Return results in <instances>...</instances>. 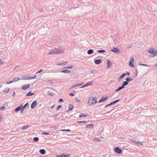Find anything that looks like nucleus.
<instances>
[{
    "mask_svg": "<svg viewBox=\"0 0 157 157\" xmlns=\"http://www.w3.org/2000/svg\"><path fill=\"white\" fill-rule=\"evenodd\" d=\"M97 102V98L96 97H91L88 98L87 103L89 105L95 104Z\"/></svg>",
    "mask_w": 157,
    "mask_h": 157,
    "instance_id": "obj_1",
    "label": "nucleus"
},
{
    "mask_svg": "<svg viewBox=\"0 0 157 157\" xmlns=\"http://www.w3.org/2000/svg\"><path fill=\"white\" fill-rule=\"evenodd\" d=\"M64 52V50L61 49H54L52 50V54H58L59 53H63Z\"/></svg>",
    "mask_w": 157,
    "mask_h": 157,
    "instance_id": "obj_2",
    "label": "nucleus"
},
{
    "mask_svg": "<svg viewBox=\"0 0 157 157\" xmlns=\"http://www.w3.org/2000/svg\"><path fill=\"white\" fill-rule=\"evenodd\" d=\"M147 52L153 54L154 56L157 55V50L155 51L153 48H151L150 50H147Z\"/></svg>",
    "mask_w": 157,
    "mask_h": 157,
    "instance_id": "obj_3",
    "label": "nucleus"
},
{
    "mask_svg": "<svg viewBox=\"0 0 157 157\" xmlns=\"http://www.w3.org/2000/svg\"><path fill=\"white\" fill-rule=\"evenodd\" d=\"M133 62H134V59L132 57H131L129 61V65L131 67H134V64H133Z\"/></svg>",
    "mask_w": 157,
    "mask_h": 157,
    "instance_id": "obj_4",
    "label": "nucleus"
},
{
    "mask_svg": "<svg viewBox=\"0 0 157 157\" xmlns=\"http://www.w3.org/2000/svg\"><path fill=\"white\" fill-rule=\"evenodd\" d=\"M30 85L29 84H28L25 85H23L21 86L22 89L24 90H25L29 88Z\"/></svg>",
    "mask_w": 157,
    "mask_h": 157,
    "instance_id": "obj_5",
    "label": "nucleus"
},
{
    "mask_svg": "<svg viewBox=\"0 0 157 157\" xmlns=\"http://www.w3.org/2000/svg\"><path fill=\"white\" fill-rule=\"evenodd\" d=\"M108 97L106 96L105 97H102L101 99L98 102L101 103V102H104L106 100L108 99Z\"/></svg>",
    "mask_w": 157,
    "mask_h": 157,
    "instance_id": "obj_6",
    "label": "nucleus"
},
{
    "mask_svg": "<svg viewBox=\"0 0 157 157\" xmlns=\"http://www.w3.org/2000/svg\"><path fill=\"white\" fill-rule=\"evenodd\" d=\"M111 51L115 53L119 54L120 53V51L117 48H112Z\"/></svg>",
    "mask_w": 157,
    "mask_h": 157,
    "instance_id": "obj_7",
    "label": "nucleus"
},
{
    "mask_svg": "<svg viewBox=\"0 0 157 157\" xmlns=\"http://www.w3.org/2000/svg\"><path fill=\"white\" fill-rule=\"evenodd\" d=\"M37 105V102L36 101H34L33 103L31 104V108L32 109L34 108L36 105Z\"/></svg>",
    "mask_w": 157,
    "mask_h": 157,
    "instance_id": "obj_8",
    "label": "nucleus"
},
{
    "mask_svg": "<svg viewBox=\"0 0 157 157\" xmlns=\"http://www.w3.org/2000/svg\"><path fill=\"white\" fill-rule=\"evenodd\" d=\"M70 156V155H65L64 154H62L59 155H58L56 156V157H69Z\"/></svg>",
    "mask_w": 157,
    "mask_h": 157,
    "instance_id": "obj_9",
    "label": "nucleus"
},
{
    "mask_svg": "<svg viewBox=\"0 0 157 157\" xmlns=\"http://www.w3.org/2000/svg\"><path fill=\"white\" fill-rule=\"evenodd\" d=\"M115 151L118 153H120L121 152V150L118 147H116L115 149Z\"/></svg>",
    "mask_w": 157,
    "mask_h": 157,
    "instance_id": "obj_10",
    "label": "nucleus"
},
{
    "mask_svg": "<svg viewBox=\"0 0 157 157\" xmlns=\"http://www.w3.org/2000/svg\"><path fill=\"white\" fill-rule=\"evenodd\" d=\"M107 66L108 68H109L111 66V64H110V62L109 60L107 59Z\"/></svg>",
    "mask_w": 157,
    "mask_h": 157,
    "instance_id": "obj_11",
    "label": "nucleus"
},
{
    "mask_svg": "<svg viewBox=\"0 0 157 157\" xmlns=\"http://www.w3.org/2000/svg\"><path fill=\"white\" fill-rule=\"evenodd\" d=\"M101 62V59L96 60H95V63L97 64H98L100 63Z\"/></svg>",
    "mask_w": 157,
    "mask_h": 157,
    "instance_id": "obj_12",
    "label": "nucleus"
},
{
    "mask_svg": "<svg viewBox=\"0 0 157 157\" xmlns=\"http://www.w3.org/2000/svg\"><path fill=\"white\" fill-rule=\"evenodd\" d=\"M9 89L8 87H6L3 90V92H4L7 93L9 91Z\"/></svg>",
    "mask_w": 157,
    "mask_h": 157,
    "instance_id": "obj_13",
    "label": "nucleus"
},
{
    "mask_svg": "<svg viewBox=\"0 0 157 157\" xmlns=\"http://www.w3.org/2000/svg\"><path fill=\"white\" fill-rule=\"evenodd\" d=\"M39 152L42 155L45 154L46 152L43 149L40 150Z\"/></svg>",
    "mask_w": 157,
    "mask_h": 157,
    "instance_id": "obj_14",
    "label": "nucleus"
},
{
    "mask_svg": "<svg viewBox=\"0 0 157 157\" xmlns=\"http://www.w3.org/2000/svg\"><path fill=\"white\" fill-rule=\"evenodd\" d=\"M120 99H118V100H117L113 102H111V103H110V104H109V105H107L106 106V107L107 106H108L109 105H111L112 104H113V103H116L117 102H118V101H119Z\"/></svg>",
    "mask_w": 157,
    "mask_h": 157,
    "instance_id": "obj_15",
    "label": "nucleus"
},
{
    "mask_svg": "<svg viewBox=\"0 0 157 157\" xmlns=\"http://www.w3.org/2000/svg\"><path fill=\"white\" fill-rule=\"evenodd\" d=\"M21 105L20 106L18 107H17L15 109V111L16 112H17L20 110L21 109Z\"/></svg>",
    "mask_w": 157,
    "mask_h": 157,
    "instance_id": "obj_16",
    "label": "nucleus"
},
{
    "mask_svg": "<svg viewBox=\"0 0 157 157\" xmlns=\"http://www.w3.org/2000/svg\"><path fill=\"white\" fill-rule=\"evenodd\" d=\"M94 52V51L92 49L89 50L87 51V53L89 55H90Z\"/></svg>",
    "mask_w": 157,
    "mask_h": 157,
    "instance_id": "obj_17",
    "label": "nucleus"
},
{
    "mask_svg": "<svg viewBox=\"0 0 157 157\" xmlns=\"http://www.w3.org/2000/svg\"><path fill=\"white\" fill-rule=\"evenodd\" d=\"M93 126H94V125H93V124H90L86 125V127L87 128H93Z\"/></svg>",
    "mask_w": 157,
    "mask_h": 157,
    "instance_id": "obj_18",
    "label": "nucleus"
},
{
    "mask_svg": "<svg viewBox=\"0 0 157 157\" xmlns=\"http://www.w3.org/2000/svg\"><path fill=\"white\" fill-rule=\"evenodd\" d=\"M128 82L127 81H124V82H123L122 85L124 87L125 86L127 85L128 84Z\"/></svg>",
    "mask_w": 157,
    "mask_h": 157,
    "instance_id": "obj_19",
    "label": "nucleus"
},
{
    "mask_svg": "<svg viewBox=\"0 0 157 157\" xmlns=\"http://www.w3.org/2000/svg\"><path fill=\"white\" fill-rule=\"evenodd\" d=\"M34 93H32L31 91H29L26 94V96H32L34 95Z\"/></svg>",
    "mask_w": 157,
    "mask_h": 157,
    "instance_id": "obj_20",
    "label": "nucleus"
},
{
    "mask_svg": "<svg viewBox=\"0 0 157 157\" xmlns=\"http://www.w3.org/2000/svg\"><path fill=\"white\" fill-rule=\"evenodd\" d=\"M74 108L73 106L72 105H69V108L68 110L67 111H69L72 110Z\"/></svg>",
    "mask_w": 157,
    "mask_h": 157,
    "instance_id": "obj_21",
    "label": "nucleus"
},
{
    "mask_svg": "<svg viewBox=\"0 0 157 157\" xmlns=\"http://www.w3.org/2000/svg\"><path fill=\"white\" fill-rule=\"evenodd\" d=\"M67 63V62H63L62 63H59V64H58V65H62V66H64Z\"/></svg>",
    "mask_w": 157,
    "mask_h": 157,
    "instance_id": "obj_22",
    "label": "nucleus"
},
{
    "mask_svg": "<svg viewBox=\"0 0 157 157\" xmlns=\"http://www.w3.org/2000/svg\"><path fill=\"white\" fill-rule=\"evenodd\" d=\"M61 72L62 73H70V71L66 70H62L61 71Z\"/></svg>",
    "mask_w": 157,
    "mask_h": 157,
    "instance_id": "obj_23",
    "label": "nucleus"
},
{
    "mask_svg": "<svg viewBox=\"0 0 157 157\" xmlns=\"http://www.w3.org/2000/svg\"><path fill=\"white\" fill-rule=\"evenodd\" d=\"M126 81L128 82L129 81H132L133 79L131 78L128 77L126 78Z\"/></svg>",
    "mask_w": 157,
    "mask_h": 157,
    "instance_id": "obj_24",
    "label": "nucleus"
},
{
    "mask_svg": "<svg viewBox=\"0 0 157 157\" xmlns=\"http://www.w3.org/2000/svg\"><path fill=\"white\" fill-rule=\"evenodd\" d=\"M126 75V74L125 73H123L122 74L121 76L119 78L120 79H121L122 78H123Z\"/></svg>",
    "mask_w": 157,
    "mask_h": 157,
    "instance_id": "obj_25",
    "label": "nucleus"
},
{
    "mask_svg": "<svg viewBox=\"0 0 157 157\" xmlns=\"http://www.w3.org/2000/svg\"><path fill=\"white\" fill-rule=\"evenodd\" d=\"M19 80V78H15L12 80L13 82L18 81Z\"/></svg>",
    "mask_w": 157,
    "mask_h": 157,
    "instance_id": "obj_26",
    "label": "nucleus"
},
{
    "mask_svg": "<svg viewBox=\"0 0 157 157\" xmlns=\"http://www.w3.org/2000/svg\"><path fill=\"white\" fill-rule=\"evenodd\" d=\"M81 85H82V84H77L76 85H73L71 88H74V87L78 86H80Z\"/></svg>",
    "mask_w": 157,
    "mask_h": 157,
    "instance_id": "obj_27",
    "label": "nucleus"
},
{
    "mask_svg": "<svg viewBox=\"0 0 157 157\" xmlns=\"http://www.w3.org/2000/svg\"><path fill=\"white\" fill-rule=\"evenodd\" d=\"M87 116V115H86V114H81L79 115V117H86Z\"/></svg>",
    "mask_w": 157,
    "mask_h": 157,
    "instance_id": "obj_28",
    "label": "nucleus"
},
{
    "mask_svg": "<svg viewBox=\"0 0 157 157\" xmlns=\"http://www.w3.org/2000/svg\"><path fill=\"white\" fill-rule=\"evenodd\" d=\"M94 142H100V140L98 138H96L94 139Z\"/></svg>",
    "mask_w": 157,
    "mask_h": 157,
    "instance_id": "obj_29",
    "label": "nucleus"
},
{
    "mask_svg": "<svg viewBox=\"0 0 157 157\" xmlns=\"http://www.w3.org/2000/svg\"><path fill=\"white\" fill-rule=\"evenodd\" d=\"M39 140V138L37 137H35L33 138V140L35 142L38 141Z\"/></svg>",
    "mask_w": 157,
    "mask_h": 157,
    "instance_id": "obj_30",
    "label": "nucleus"
},
{
    "mask_svg": "<svg viewBox=\"0 0 157 157\" xmlns=\"http://www.w3.org/2000/svg\"><path fill=\"white\" fill-rule=\"evenodd\" d=\"M28 104H29L28 103L25 104V105L23 106L22 108L23 109H25L26 106L28 107Z\"/></svg>",
    "mask_w": 157,
    "mask_h": 157,
    "instance_id": "obj_31",
    "label": "nucleus"
},
{
    "mask_svg": "<svg viewBox=\"0 0 157 157\" xmlns=\"http://www.w3.org/2000/svg\"><path fill=\"white\" fill-rule=\"evenodd\" d=\"M124 87L122 86V85L120 87L118 88L116 90V91H119V90L122 89Z\"/></svg>",
    "mask_w": 157,
    "mask_h": 157,
    "instance_id": "obj_32",
    "label": "nucleus"
},
{
    "mask_svg": "<svg viewBox=\"0 0 157 157\" xmlns=\"http://www.w3.org/2000/svg\"><path fill=\"white\" fill-rule=\"evenodd\" d=\"M29 127V126L28 125H25L22 128V129H25L27 128H28Z\"/></svg>",
    "mask_w": 157,
    "mask_h": 157,
    "instance_id": "obj_33",
    "label": "nucleus"
},
{
    "mask_svg": "<svg viewBox=\"0 0 157 157\" xmlns=\"http://www.w3.org/2000/svg\"><path fill=\"white\" fill-rule=\"evenodd\" d=\"M5 109V107L4 106H2L0 108V109L1 110H4Z\"/></svg>",
    "mask_w": 157,
    "mask_h": 157,
    "instance_id": "obj_34",
    "label": "nucleus"
},
{
    "mask_svg": "<svg viewBox=\"0 0 157 157\" xmlns=\"http://www.w3.org/2000/svg\"><path fill=\"white\" fill-rule=\"evenodd\" d=\"M23 79L25 80H28V77H27L26 75H25L23 77Z\"/></svg>",
    "mask_w": 157,
    "mask_h": 157,
    "instance_id": "obj_35",
    "label": "nucleus"
},
{
    "mask_svg": "<svg viewBox=\"0 0 157 157\" xmlns=\"http://www.w3.org/2000/svg\"><path fill=\"white\" fill-rule=\"evenodd\" d=\"M93 82L92 81V82H87V83L88 86L92 85L93 84Z\"/></svg>",
    "mask_w": 157,
    "mask_h": 157,
    "instance_id": "obj_36",
    "label": "nucleus"
},
{
    "mask_svg": "<svg viewBox=\"0 0 157 157\" xmlns=\"http://www.w3.org/2000/svg\"><path fill=\"white\" fill-rule=\"evenodd\" d=\"M98 52L99 53H103L105 52V51L104 50H99L98 51Z\"/></svg>",
    "mask_w": 157,
    "mask_h": 157,
    "instance_id": "obj_37",
    "label": "nucleus"
},
{
    "mask_svg": "<svg viewBox=\"0 0 157 157\" xmlns=\"http://www.w3.org/2000/svg\"><path fill=\"white\" fill-rule=\"evenodd\" d=\"M62 107V106L61 105H59L58 106L56 110H58L60 109Z\"/></svg>",
    "mask_w": 157,
    "mask_h": 157,
    "instance_id": "obj_38",
    "label": "nucleus"
},
{
    "mask_svg": "<svg viewBox=\"0 0 157 157\" xmlns=\"http://www.w3.org/2000/svg\"><path fill=\"white\" fill-rule=\"evenodd\" d=\"M3 63V62L2 60L1 59H0V66H1Z\"/></svg>",
    "mask_w": 157,
    "mask_h": 157,
    "instance_id": "obj_39",
    "label": "nucleus"
},
{
    "mask_svg": "<svg viewBox=\"0 0 157 157\" xmlns=\"http://www.w3.org/2000/svg\"><path fill=\"white\" fill-rule=\"evenodd\" d=\"M77 123H86V122L85 121H78L77 122Z\"/></svg>",
    "mask_w": 157,
    "mask_h": 157,
    "instance_id": "obj_40",
    "label": "nucleus"
},
{
    "mask_svg": "<svg viewBox=\"0 0 157 157\" xmlns=\"http://www.w3.org/2000/svg\"><path fill=\"white\" fill-rule=\"evenodd\" d=\"M73 68V66H67L66 67V68Z\"/></svg>",
    "mask_w": 157,
    "mask_h": 157,
    "instance_id": "obj_41",
    "label": "nucleus"
},
{
    "mask_svg": "<svg viewBox=\"0 0 157 157\" xmlns=\"http://www.w3.org/2000/svg\"><path fill=\"white\" fill-rule=\"evenodd\" d=\"M42 71V69H40L37 72H36V73H40Z\"/></svg>",
    "mask_w": 157,
    "mask_h": 157,
    "instance_id": "obj_42",
    "label": "nucleus"
},
{
    "mask_svg": "<svg viewBox=\"0 0 157 157\" xmlns=\"http://www.w3.org/2000/svg\"><path fill=\"white\" fill-rule=\"evenodd\" d=\"M62 131H69L70 132L71 130L69 129H66V130H64L63 129L62 130Z\"/></svg>",
    "mask_w": 157,
    "mask_h": 157,
    "instance_id": "obj_43",
    "label": "nucleus"
},
{
    "mask_svg": "<svg viewBox=\"0 0 157 157\" xmlns=\"http://www.w3.org/2000/svg\"><path fill=\"white\" fill-rule=\"evenodd\" d=\"M69 94V95L71 96H73L74 95L72 93H70Z\"/></svg>",
    "mask_w": 157,
    "mask_h": 157,
    "instance_id": "obj_44",
    "label": "nucleus"
},
{
    "mask_svg": "<svg viewBox=\"0 0 157 157\" xmlns=\"http://www.w3.org/2000/svg\"><path fill=\"white\" fill-rule=\"evenodd\" d=\"M63 101V100L62 98H60L59 100V102H61Z\"/></svg>",
    "mask_w": 157,
    "mask_h": 157,
    "instance_id": "obj_45",
    "label": "nucleus"
},
{
    "mask_svg": "<svg viewBox=\"0 0 157 157\" xmlns=\"http://www.w3.org/2000/svg\"><path fill=\"white\" fill-rule=\"evenodd\" d=\"M43 134L46 135H49V133H48V132H46V133H43Z\"/></svg>",
    "mask_w": 157,
    "mask_h": 157,
    "instance_id": "obj_46",
    "label": "nucleus"
},
{
    "mask_svg": "<svg viewBox=\"0 0 157 157\" xmlns=\"http://www.w3.org/2000/svg\"><path fill=\"white\" fill-rule=\"evenodd\" d=\"M33 79V76L28 77V79Z\"/></svg>",
    "mask_w": 157,
    "mask_h": 157,
    "instance_id": "obj_47",
    "label": "nucleus"
},
{
    "mask_svg": "<svg viewBox=\"0 0 157 157\" xmlns=\"http://www.w3.org/2000/svg\"><path fill=\"white\" fill-rule=\"evenodd\" d=\"M12 82V81H10V82H7V84H9L10 83H11L12 82Z\"/></svg>",
    "mask_w": 157,
    "mask_h": 157,
    "instance_id": "obj_48",
    "label": "nucleus"
},
{
    "mask_svg": "<svg viewBox=\"0 0 157 157\" xmlns=\"http://www.w3.org/2000/svg\"><path fill=\"white\" fill-rule=\"evenodd\" d=\"M139 143L140 145H143V143L142 142H139V143H137V144H138Z\"/></svg>",
    "mask_w": 157,
    "mask_h": 157,
    "instance_id": "obj_49",
    "label": "nucleus"
},
{
    "mask_svg": "<svg viewBox=\"0 0 157 157\" xmlns=\"http://www.w3.org/2000/svg\"><path fill=\"white\" fill-rule=\"evenodd\" d=\"M33 79L36 78V75H34L33 76Z\"/></svg>",
    "mask_w": 157,
    "mask_h": 157,
    "instance_id": "obj_50",
    "label": "nucleus"
},
{
    "mask_svg": "<svg viewBox=\"0 0 157 157\" xmlns=\"http://www.w3.org/2000/svg\"><path fill=\"white\" fill-rule=\"evenodd\" d=\"M84 85H85V87L86 86H88V84H87V83H86L85 84H84Z\"/></svg>",
    "mask_w": 157,
    "mask_h": 157,
    "instance_id": "obj_51",
    "label": "nucleus"
},
{
    "mask_svg": "<svg viewBox=\"0 0 157 157\" xmlns=\"http://www.w3.org/2000/svg\"><path fill=\"white\" fill-rule=\"evenodd\" d=\"M141 65H142L144 66H147V65L145 64H141Z\"/></svg>",
    "mask_w": 157,
    "mask_h": 157,
    "instance_id": "obj_52",
    "label": "nucleus"
},
{
    "mask_svg": "<svg viewBox=\"0 0 157 157\" xmlns=\"http://www.w3.org/2000/svg\"><path fill=\"white\" fill-rule=\"evenodd\" d=\"M84 87H85V85H83L82 86H81L80 87V88H84Z\"/></svg>",
    "mask_w": 157,
    "mask_h": 157,
    "instance_id": "obj_53",
    "label": "nucleus"
},
{
    "mask_svg": "<svg viewBox=\"0 0 157 157\" xmlns=\"http://www.w3.org/2000/svg\"><path fill=\"white\" fill-rule=\"evenodd\" d=\"M126 74V75H129V74H130L128 72H127Z\"/></svg>",
    "mask_w": 157,
    "mask_h": 157,
    "instance_id": "obj_54",
    "label": "nucleus"
},
{
    "mask_svg": "<svg viewBox=\"0 0 157 157\" xmlns=\"http://www.w3.org/2000/svg\"><path fill=\"white\" fill-rule=\"evenodd\" d=\"M2 119V117L1 115H0V121H1Z\"/></svg>",
    "mask_w": 157,
    "mask_h": 157,
    "instance_id": "obj_55",
    "label": "nucleus"
},
{
    "mask_svg": "<svg viewBox=\"0 0 157 157\" xmlns=\"http://www.w3.org/2000/svg\"><path fill=\"white\" fill-rule=\"evenodd\" d=\"M24 110V109H23L22 108V110L21 111V113H23Z\"/></svg>",
    "mask_w": 157,
    "mask_h": 157,
    "instance_id": "obj_56",
    "label": "nucleus"
},
{
    "mask_svg": "<svg viewBox=\"0 0 157 157\" xmlns=\"http://www.w3.org/2000/svg\"><path fill=\"white\" fill-rule=\"evenodd\" d=\"M54 105H53L51 107V108L52 109L54 108Z\"/></svg>",
    "mask_w": 157,
    "mask_h": 157,
    "instance_id": "obj_57",
    "label": "nucleus"
},
{
    "mask_svg": "<svg viewBox=\"0 0 157 157\" xmlns=\"http://www.w3.org/2000/svg\"><path fill=\"white\" fill-rule=\"evenodd\" d=\"M77 101H78L79 102H80V100L79 99H78Z\"/></svg>",
    "mask_w": 157,
    "mask_h": 157,
    "instance_id": "obj_58",
    "label": "nucleus"
},
{
    "mask_svg": "<svg viewBox=\"0 0 157 157\" xmlns=\"http://www.w3.org/2000/svg\"><path fill=\"white\" fill-rule=\"evenodd\" d=\"M58 115V114L56 115H54L53 116H56Z\"/></svg>",
    "mask_w": 157,
    "mask_h": 157,
    "instance_id": "obj_59",
    "label": "nucleus"
},
{
    "mask_svg": "<svg viewBox=\"0 0 157 157\" xmlns=\"http://www.w3.org/2000/svg\"><path fill=\"white\" fill-rule=\"evenodd\" d=\"M15 94V92H14L13 93V95H14V94Z\"/></svg>",
    "mask_w": 157,
    "mask_h": 157,
    "instance_id": "obj_60",
    "label": "nucleus"
},
{
    "mask_svg": "<svg viewBox=\"0 0 157 157\" xmlns=\"http://www.w3.org/2000/svg\"><path fill=\"white\" fill-rule=\"evenodd\" d=\"M133 142H134V143H136V142H135V141H133Z\"/></svg>",
    "mask_w": 157,
    "mask_h": 157,
    "instance_id": "obj_61",
    "label": "nucleus"
},
{
    "mask_svg": "<svg viewBox=\"0 0 157 157\" xmlns=\"http://www.w3.org/2000/svg\"><path fill=\"white\" fill-rule=\"evenodd\" d=\"M156 65H157V64H156Z\"/></svg>",
    "mask_w": 157,
    "mask_h": 157,
    "instance_id": "obj_62",
    "label": "nucleus"
}]
</instances>
